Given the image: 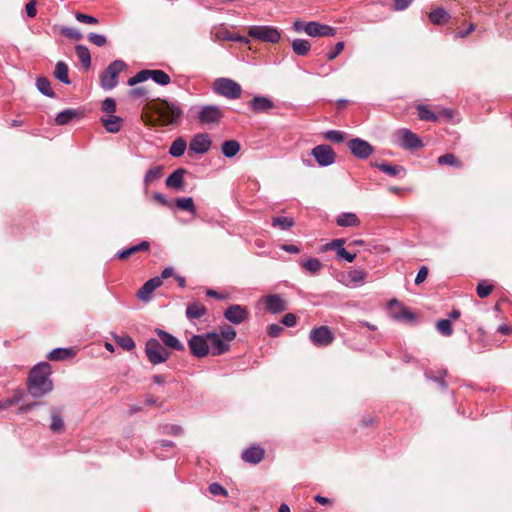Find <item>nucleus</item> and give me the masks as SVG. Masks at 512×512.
Returning <instances> with one entry per match:
<instances>
[{
  "label": "nucleus",
  "instance_id": "1",
  "mask_svg": "<svg viewBox=\"0 0 512 512\" xmlns=\"http://www.w3.org/2000/svg\"><path fill=\"white\" fill-rule=\"evenodd\" d=\"M51 373V366L47 362H40L31 369L28 376V392L31 396L40 398L52 391Z\"/></svg>",
  "mask_w": 512,
  "mask_h": 512
},
{
  "label": "nucleus",
  "instance_id": "2",
  "mask_svg": "<svg viewBox=\"0 0 512 512\" xmlns=\"http://www.w3.org/2000/svg\"><path fill=\"white\" fill-rule=\"evenodd\" d=\"M126 67V63L122 60L112 61L100 75L101 87L106 91L115 88L118 84L119 73L125 70Z\"/></svg>",
  "mask_w": 512,
  "mask_h": 512
},
{
  "label": "nucleus",
  "instance_id": "3",
  "mask_svg": "<svg viewBox=\"0 0 512 512\" xmlns=\"http://www.w3.org/2000/svg\"><path fill=\"white\" fill-rule=\"evenodd\" d=\"M214 93L227 99H238L241 96V85L230 78H217L212 86Z\"/></svg>",
  "mask_w": 512,
  "mask_h": 512
},
{
  "label": "nucleus",
  "instance_id": "4",
  "mask_svg": "<svg viewBox=\"0 0 512 512\" xmlns=\"http://www.w3.org/2000/svg\"><path fill=\"white\" fill-rule=\"evenodd\" d=\"M145 354L148 361L153 365L164 363L171 356V353L155 338H150L146 341Z\"/></svg>",
  "mask_w": 512,
  "mask_h": 512
},
{
  "label": "nucleus",
  "instance_id": "5",
  "mask_svg": "<svg viewBox=\"0 0 512 512\" xmlns=\"http://www.w3.org/2000/svg\"><path fill=\"white\" fill-rule=\"evenodd\" d=\"M248 35L262 42L276 44L281 39V33L277 27L268 25H253L248 29Z\"/></svg>",
  "mask_w": 512,
  "mask_h": 512
},
{
  "label": "nucleus",
  "instance_id": "6",
  "mask_svg": "<svg viewBox=\"0 0 512 512\" xmlns=\"http://www.w3.org/2000/svg\"><path fill=\"white\" fill-rule=\"evenodd\" d=\"M388 307L390 309V316L392 319L411 325H416L418 323L417 315L397 299L390 300Z\"/></svg>",
  "mask_w": 512,
  "mask_h": 512
},
{
  "label": "nucleus",
  "instance_id": "7",
  "mask_svg": "<svg viewBox=\"0 0 512 512\" xmlns=\"http://www.w3.org/2000/svg\"><path fill=\"white\" fill-rule=\"evenodd\" d=\"M159 117L164 125L177 124L183 116V110L176 103L164 102L159 110Z\"/></svg>",
  "mask_w": 512,
  "mask_h": 512
},
{
  "label": "nucleus",
  "instance_id": "8",
  "mask_svg": "<svg viewBox=\"0 0 512 512\" xmlns=\"http://www.w3.org/2000/svg\"><path fill=\"white\" fill-rule=\"evenodd\" d=\"M335 336L328 326H318L311 329L309 340L316 347H327L334 341Z\"/></svg>",
  "mask_w": 512,
  "mask_h": 512
},
{
  "label": "nucleus",
  "instance_id": "9",
  "mask_svg": "<svg viewBox=\"0 0 512 512\" xmlns=\"http://www.w3.org/2000/svg\"><path fill=\"white\" fill-rule=\"evenodd\" d=\"M224 117L222 109L218 105H205L197 113V119L201 124H218Z\"/></svg>",
  "mask_w": 512,
  "mask_h": 512
},
{
  "label": "nucleus",
  "instance_id": "10",
  "mask_svg": "<svg viewBox=\"0 0 512 512\" xmlns=\"http://www.w3.org/2000/svg\"><path fill=\"white\" fill-rule=\"evenodd\" d=\"M316 162L321 167H327L332 165L336 159V153L333 148L326 144H320L315 146L311 152Z\"/></svg>",
  "mask_w": 512,
  "mask_h": 512
},
{
  "label": "nucleus",
  "instance_id": "11",
  "mask_svg": "<svg viewBox=\"0 0 512 512\" xmlns=\"http://www.w3.org/2000/svg\"><path fill=\"white\" fill-rule=\"evenodd\" d=\"M350 152L358 159H367L374 152V147L366 140L353 138L347 142Z\"/></svg>",
  "mask_w": 512,
  "mask_h": 512
},
{
  "label": "nucleus",
  "instance_id": "12",
  "mask_svg": "<svg viewBox=\"0 0 512 512\" xmlns=\"http://www.w3.org/2000/svg\"><path fill=\"white\" fill-rule=\"evenodd\" d=\"M188 346L191 354L196 358H204L209 354V344L207 333L203 335H194L188 340Z\"/></svg>",
  "mask_w": 512,
  "mask_h": 512
},
{
  "label": "nucleus",
  "instance_id": "13",
  "mask_svg": "<svg viewBox=\"0 0 512 512\" xmlns=\"http://www.w3.org/2000/svg\"><path fill=\"white\" fill-rule=\"evenodd\" d=\"M345 243H346V239H344V238L334 239L330 243H327L324 246V250L325 251L334 250L336 253L337 260H339V261L344 260L348 263H351L355 260L356 253L348 252L344 248Z\"/></svg>",
  "mask_w": 512,
  "mask_h": 512
},
{
  "label": "nucleus",
  "instance_id": "14",
  "mask_svg": "<svg viewBox=\"0 0 512 512\" xmlns=\"http://www.w3.org/2000/svg\"><path fill=\"white\" fill-rule=\"evenodd\" d=\"M224 317L228 322L239 325L248 319L249 311L243 305L232 304L225 310Z\"/></svg>",
  "mask_w": 512,
  "mask_h": 512
},
{
  "label": "nucleus",
  "instance_id": "15",
  "mask_svg": "<svg viewBox=\"0 0 512 512\" xmlns=\"http://www.w3.org/2000/svg\"><path fill=\"white\" fill-rule=\"evenodd\" d=\"M207 340L209 344V350L213 356H219L229 351L230 344L222 339L217 332H208Z\"/></svg>",
  "mask_w": 512,
  "mask_h": 512
},
{
  "label": "nucleus",
  "instance_id": "16",
  "mask_svg": "<svg viewBox=\"0 0 512 512\" xmlns=\"http://www.w3.org/2000/svg\"><path fill=\"white\" fill-rule=\"evenodd\" d=\"M248 106L256 114H268L271 109L275 108V103L267 96L257 95L248 102Z\"/></svg>",
  "mask_w": 512,
  "mask_h": 512
},
{
  "label": "nucleus",
  "instance_id": "17",
  "mask_svg": "<svg viewBox=\"0 0 512 512\" xmlns=\"http://www.w3.org/2000/svg\"><path fill=\"white\" fill-rule=\"evenodd\" d=\"M298 264L302 271L310 276H317L323 269V263L315 257H302L298 260Z\"/></svg>",
  "mask_w": 512,
  "mask_h": 512
},
{
  "label": "nucleus",
  "instance_id": "18",
  "mask_svg": "<svg viewBox=\"0 0 512 512\" xmlns=\"http://www.w3.org/2000/svg\"><path fill=\"white\" fill-rule=\"evenodd\" d=\"M211 144V139L207 133H199L191 139L189 149L196 154H204L209 151Z\"/></svg>",
  "mask_w": 512,
  "mask_h": 512
},
{
  "label": "nucleus",
  "instance_id": "19",
  "mask_svg": "<svg viewBox=\"0 0 512 512\" xmlns=\"http://www.w3.org/2000/svg\"><path fill=\"white\" fill-rule=\"evenodd\" d=\"M161 278L153 277L146 281L143 286L138 290L137 297L143 301L148 302L151 300L152 293L162 285Z\"/></svg>",
  "mask_w": 512,
  "mask_h": 512
},
{
  "label": "nucleus",
  "instance_id": "20",
  "mask_svg": "<svg viewBox=\"0 0 512 512\" xmlns=\"http://www.w3.org/2000/svg\"><path fill=\"white\" fill-rule=\"evenodd\" d=\"M400 133L402 135L401 146L405 149L415 150L423 147L422 139L415 133H413L409 129H401Z\"/></svg>",
  "mask_w": 512,
  "mask_h": 512
},
{
  "label": "nucleus",
  "instance_id": "21",
  "mask_svg": "<svg viewBox=\"0 0 512 512\" xmlns=\"http://www.w3.org/2000/svg\"><path fill=\"white\" fill-rule=\"evenodd\" d=\"M155 333L159 337L160 341L166 347L171 348L175 351H184L185 350L184 344L178 338H176L174 335H172L171 333H169L165 330L159 329V328L155 329Z\"/></svg>",
  "mask_w": 512,
  "mask_h": 512
},
{
  "label": "nucleus",
  "instance_id": "22",
  "mask_svg": "<svg viewBox=\"0 0 512 512\" xmlns=\"http://www.w3.org/2000/svg\"><path fill=\"white\" fill-rule=\"evenodd\" d=\"M265 456V450L257 445H252L242 452L241 458L244 462L256 465L260 463Z\"/></svg>",
  "mask_w": 512,
  "mask_h": 512
},
{
  "label": "nucleus",
  "instance_id": "23",
  "mask_svg": "<svg viewBox=\"0 0 512 512\" xmlns=\"http://www.w3.org/2000/svg\"><path fill=\"white\" fill-rule=\"evenodd\" d=\"M265 308L267 311L277 314L286 309L285 301L280 295H268L264 299Z\"/></svg>",
  "mask_w": 512,
  "mask_h": 512
},
{
  "label": "nucleus",
  "instance_id": "24",
  "mask_svg": "<svg viewBox=\"0 0 512 512\" xmlns=\"http://www.w3.org/2000/svg\"><path fill=\"white\" fill-rule=\"evenodd\" d=\"M83 112L78 109L68 108L59 112L55 117V124L62 126L70 123L74 119H80Z\"/></svg>",
  "mask_w": 512,
  "mask_h": 512
},
{
  "label": "nucleus",
  "instance_id": "25",
  "mask_svg": "<svg viewBox=\"0 0 512 512\" xmlns=\"http://www.w3.org/2000/svg\"><path fill=\"white\" fill-rule=\"evenodd\" d=\"M186 170L184 168H178L174 170L166 179V186L175 190H182L184 185V174Z\"/></svg>",
  "mask_w": 512,
  "mask_h": 512
},
{
  "label": "nucleus",
  "instance_id": "26",
  "mask_svg": "<svg viewBox=\"0 0 512 512\" xmlns=\"http://www.w3.org/2000/svg\"><path fill=\"white\" fill-rule=\"evenodd\" d=\"M373 166L391 177L403 178L405 176V168L401 165H392L390 163L383 162L375 163Z\"/></svg>",
  "mask_w": 512,
  "mask_h": 512
},
{
  "label": "nucleus",
  "instance_id": "27",
  "mask_svg": "<svg viewBox=\"0 0 512 512\" xmlns=\"http://www.w3.org/2000/svg\"><path fill=\"white\" fill-rule=\"evenodd\" d=\"M448 372L445 368H439L436 370H428L425 372V376L428 380L436 382L442 390H446L448 388V384L446 382V377Z\"/></svg>",
  "mask_w": 512,
  "mask_h": 512
},
{
  "label": "nucleus",
  "instance_id": "28",
  "mask_svg": "<svg viewBox=\"0 0 512 512\" xmlns=\"http://www.w3.org/2000/svg\"><path fill=\"white\" fill-rule=\"evenodd\" d=\"M105 130L109 133H118L123 126V119L116 115H108L100 119Z\"/></svg>",
  "mask_w": 512,
  "mask_h": 512
},
{
  "label": "nucleus",
  "instance_id": "29",
  "mask_svg": "<svg viewBox=\"0 0 512 512\" xmlns=\"http://www.w3.org/2000/svg\"><path fill=\"white\" fill-rule=\"evenodd\" d=\"M336 223L340 227H357L361 222L355 213L342 212L337 216Z\"/></svg>",
  "mask_w": 512,
  "mask_h": 512
},
{
  "label": "nucleus",
  "instance_id": "30",
  "mask_svg": "<svg viewBox=\"0 0 512 512\" xmlns=\"http://www.w3.org/2000/svg\"><path fill=\"white\" fill-rule=\"evenodd\" d=\"M428 17L430 22L434 25L446 24L451 19V15L442 7L432 10Z\"/></svg>",
  "mask_w": 512,
  "mask_h": 512
},
{
  "label": "nucleus",
  "instance_id": "31",
  "mask_svg": "<svg viewBox=\"0 0 512 512\" xmlns=\"http://www.w3.org/2000/svg\"><path fill=\"white\" fill-rule=\"evenodd\" d=\"M206 312V307L199 302L190 303L186 308V316L190 320L200 319L206 314Z\"/></svg>",
  "mask_w": 512,
  "mask_h": 512
},
{
  "label": "nucleus",
  "instance_id": "32",
  "mask_svg": "<svg viewBox=\"0 0 512 512\" xmlns=\"http://www.w3.org/2000/svg\"><path fill=\"white\" fill-rule=\"evenodd\" d=\"M416 110L418 118L422 121L437 122L439 120V116L433 112L428 105L418 104Z\"/></svg>",
  "mask_w": 512,
  "mask_h": 512
},
{
  "label": "nucleus",
  "instance_id": "33",
  "mask_svg": "<svg viewBox=\"0 0 512 512\" xmlns=\"http://www.w3.org/2000/svg\"><path fill=\"white\" fill-rule=\"evenodd\" d=\"M69 68L64 61H58L55 66L54 76L63 84H70V78L68 74Z\"/></svg>",
  "mask_w": 512,
  "mask_h": 512
},
{
  "label": "nucleus",
  "instance_id": "34",
  "mask_svg": "<svg viewBox=\"0 0 512 512\" xmlns=\"http://www.w3.org/2000/svg\"><path fill=\"white\" fill-rule=\"evenodd\" d=\"M71 348H55L49 352L47 358L51 361H61L74 356Z\"/></svg>",
  "mask_w": 512,
  "mask_h": 512
},
{
  "label": "nucleus",
  "instance_id": "35",
  "mask_svg": "<svg viewBox=\"0 0 512 512\" xmlns=\"http://www.w3.org/2000/svg\"><path fill=\"white\" fill-rule=\"evenodd\" d=\"M241 149L240 143L237 140L224 141L221 147L223 155L227 158L234 157Z\"/></svg>",
  "mask_w": 512,
  "mask_h": 512
},
{
  "label": "nucleus",
  "instance_id": "36",
  "mask_svg": "<svg viewBox=\"0 0 512 512\" xmlns=\"http://www.w3.org/2000/svg\"><path fill=\"white\" fill-rule=\"evenodd\" d=\"M311 49V44L305 39H294L292 42V50L298 56H306Z\"/></svg>",
  "mask_w": 512,
  "mask_h": 512
},
{
  "label": "nucleus",
  "instance_id": "37",
  "mask_svg": "<svg viewBox=\"0 0 512 512\" xmlns=\"http://www.w3.org/2000/svg\"><path fill=\"white\" fill-rule=\"evenodd\" d=\"M75 52L82 65L86 69H89L91 66V55L89 49L85 45L79 44L75 46Z\"/></svg>",
  "mask_w": 512,
  "mask_h": 512
},
{
  "label": "nucleus",
  "instance_id": "38",
  "mask_svg": "<svg viewBox=\"0 0 512 512\" xmlns=\"http://www.w3.org/2000/svg\"><path fill=\"white\" fill-rule=\"evenodd\" d=\"M186 148V141L182 137H179L172 142L169 148V154L175 158L181 157L184 154Z\"/></svg>",
  "mask_w": 512,
  "mask_h": 512
},
{
  "label": "nucleus",
  "instance_id": "39",
  "mask_svg": "<svg viewBox=\"0 0 512 512\" xmlns=\"http://www.w3.org/2000/svg\"><path fill=\"white\" fill-rule=\"evenodd\" d=\"M36 86L39 92L43 95L50 98H54L56 96L55 92L51 87L50 81L46 77H38L36 81Z\"/></svg>",
  "mask_w": 512,
  "mask_h": 512
},
{
  "label": "nucleus",
  "instance_id": "40",
  "mask_svg": "<svg viewBox=\"0 0 512 512\" xmlns=\"http://www.w3.org/2000/svg\"><path fill=\"white\" fill-rule=\"evenodd\" d=\"M157 431L161 435L179 436L182 434L183 429L177 424H160L157 427Z\"/></svg>",
  "mask_w": 512,
  "mask_h": 512
},
{
  "label": "nucleus",
  "instance_id": "41",
  "mask_svg": "<svg viewBox=\"0 0 512 512\" xmlns=\"http://www.w3.org/2000/svg\"><path fill=\"white\" fill-rule=\"evenodd\" d=\"M436 330L444 337H450L453 334V326L450 319H440L436 322Z\"/></svg>",
  "mask_w": 512,
  "mask_h": 512
},
{
  "label": "nucleus",
  "instance_id": "42",
  "mask_svg": "<svg viewBox=\"0 0 512 512\" xmlns=\"http://www.w3.org/2000/svg\"><path fill=\"white\" fill-rule=\"evenodd\" d=\"M437 162L439 165H448L455 167L457 169L462 168V163L458 160V158L452 153H446L438 157Z\"/></svg>",
  "mask_w": 512,
  "mask_h": 512
},
{
  "label": "nucleus",
  "instance_id": "43",
  "mask_svg": "<svg viewBox=\"0 0 512 512\" xmlns=\"http://www.w3.org/2000/svg\"><path fill=\"white\" fill-rule=\"evenodd\" d=\"M150 78L161 86H166L171 82L170 76L163 70H151Z\"/></svg>",
  "mask_w": 512,
  "mask_h": 512
},
{
  "label": "nucleus",
  "instance_id": "44",
  "mask_svg": "<svg viewBox=\"0 0 512 512\" xmlns=\"http://www.w3.org/2000/svg\"><path fill=\"white\" fill-rule=\"evenodd\" d=\"M367 273L362 269H352L348 272L349 280L355 285L359 286L364 283Z\"/></svg>",
  "mask_w": 512,
  "mask_h": 512
},
{
  "label": "nucleus",
  "instance_id": "45",
  "mask_svg": "<svg viewBox=\"0 0 512 512\" xmlns=\"http://www.w3.org/2000/svg\"><path fill=\"white\" fill-rule=\"evenodd\" d=\"M175 205L181 210H185L193 214L196 212V207L192 197L177 198Z\"/></svg>",
  "mask_w": 512,
  "mask_h": 512
},
{
  "label": "nucleus",
  "instance_id": "46",
  "mask_svg": "<svg viewBox=\"0 0 512 512\" xmlns=\"http://www.w3.org/2000/svg\"><path fill=\"white\" fill-rule=\"evenodd\" d=\"M295 224L294 219L286 216H278L272 219V225L278 226L282 230H288Z\"/></svg>",
  "mask_w": 512,
  "mask_h": 512
},
{
  "label": "nucleus",
  "instance_id": "47",
  "mask_svg": "<svg viewBox=\"0 0 512 512\" xmlns=\"http://www.w3.org/2000/svg\"><path fill=\"white\" fill-rule=\"evenodd\" d=\"M115 342L124 350L131 351L135 348L134 340L128 335L114 336Z\"/></svg>",
  "mask_w": 512,
  "mask_h": 512
},
{
  "label": "nucleus",
  "instance_id": "48",
  "mask_svg": "<svg viewBox=\"0 0 512 512\" xmlns=\"http://www.w3.org/2000/svg\"><path fill=\"white\" fill-rule=\"evenodd\" d=\"M219 335L222 339L229 343L236 337V330L232 326L224 324L219 327Z\"/></svg>",
  "mask_w": 512,
  "mask_h": 512
},
{
  "label": "nucleus",
  "instance_id": "49",
  "mask_svg": "<svg viewBox=\"0 0 512 512\" xmlns=\"http://www.w3.org/2000/svg\"><path fill=\"white\" fill-rule=\"evenodd\" d=\"M150 74L151 70L149 69L141 70L128 80V85L134 86L138 83L144 82L150 78Z\"/></svg>",
  "mask_w": 512,
  "mask_h": 512
},
{
  "label": "nucleus",
  "instance_id": "50",
  "mask_svg": "<svg viewBox=\"0 0 512 512\" xmlns=\"http://www.w3.org/2000/svg\"><path fill=\"white\" fill-rule=\"evenodd\" d=\"M324 138L334 143H342L345 140V134L339 130H328L323 134Z\"/></svg>",
  "mask_w": 512,
  "mask_h": 512
},
{
  "label": "nucleus",
  "instance_id": "51",
  "mask_svg": "<svg viewBox=\"0 0 512 512\" xmlns=\"http://www.w3.org/2000/svg\"><path fill=\"white\" fill-rule=\"evenodd\" d=\"M493 291V285L489 284L487 281H480L477 284L476 292L480 298L488 297Z\"/></svg>",
  "mask_w": 512,
  "mask_h": 512
},
{
  "label": "nucleus",
  "instance_id": "52",
  "mask_svg": "<svg viewBox=\"0 0 512 512\" xmlns=\"http://www.w3.org/2000/svg\"><path fill=\"white\" fill-rule=\"evenodd\" d=\"M322 24L316 21H310L305 25V32L311 37L321 36Z\"/></svg>",
  "mask_w": 512,
  "mask_h": 512
},
{
  "label": "nucleus",
  "instance_id": "53",
  "mask_svg": "<svg viewBox=\"0 0 512 512\" xmlns=\"http://www.w3.org/2000/svg\"><path fill=\"white\" fill-rule=\"evenodd\" d=\"M162 175V166H156L149 169L144 177L145 184L158 180Z\"/></svg>",
  "mask_w": 512,
  "mask_h": 512
},
{
  "label": "nucleus",
  "instance_id": "54",
  "mask_svg": "<svg viewBox=\"0 0 512 512\" xmlns=\"http://www.w3.org/2000/svg\"><path fill=\"white\" fill-rule=\"evenodd\" d=\"M50 428L54 432H60L64 428L63 419L60 417V415L56 411H53V413H52Z\"/></svg>",
  "mask_w": 512,
  "mask_h": 512
},
{
  "label": "nucleus",
  "instance_id": "55",
  "mask_svg": "<svg viewBox=\"0 0 512 512\" xmlns=\"http://www.w3.org/2000/svg\"><path fill=\"white\" fill-rule=\"evenodd\" d=\"M223 39L227 41L242 43V44H248L250 41L247 37L242 36L240 34H234L229 31H226L223 35Z\"/></svg>",
  "mask_w": 512,
  "mask_h": 512
},
{
  "label": "nucleus",
  "instance_id": "56",
  "mask_svg": "<svg viewBox=\"0 0 512 512\" xmlns=\"http://www.w3.org/2000/svg\"><path fill=\"white\" fill-rule=\"evenodd\" d=\"M61 34L67 38H70V39H73V40H76V41H79L82 39L83 35L80 31H78L77 29L75 28H70V27H64L62 28L61 30Z\"/></svg>",
  "mask_w": 512,
  "mask_h": 512
},
{
  "label": "nucleus",
  "instance_id": "57",
  "mask_svg": "<svg viewBox=\"0 0 512 512\" xmlns=\"http://www.w3.org/2000/svg\"><path fill=\"white\" fill-rule=\"evenodd\" d=\"M88 40L98 47L106 45L107 38L103 34L90 33L88 34Z\"/></svg>",
  "mask_w": 512,
  "mask_h": 512
},
{
  "label": "nucleus",
  "instance_id": "58",
  "mask_svg": "<svg viewBox=\"0 0 512 512\" xmlns=\"http://www.w3.org/2000/svg\"><path fill=\"white\" fill-rule=\"evenodd\" d=\"M75 18L77 21L85 24L95 25L99 23V20L96 17L81 12H77L75 14Z\"/></svg>",
  "mask_w": 512,
  "mask_h": 512
},
{
  "label": "nucleus",
  "instance_id": "59",
  "mask_svg": "<svg viewBox=\"0 0 512 512\" xmlns=\"http://www.w3.org/2000/svg\"><path fill=\"white\" fill-rule=\"evenodd\" d=\"M102 111L108 113L109 115H114L116 111V102L113 98H106L102 102Z\"/></svg>",
  "mask_w": 512,
  "mask_h": 512
},
{
  "label": "nucleus",
  "instance_id": "60",
  "mask_svg": "<svg viewBox=\"0 0 512 512\" xmlns=\"http://www.w3.org/2000/svg\"><path fill=\"white\" fill-rule=\"evenodd\" d=\"M209 492L215 496H218V495L226 496L227 495V490L221 484H219L217 482L211 483L209 485Z\"/></svg>",
  "mask_w": 512,
  "mask_h": 512
},
{
  "label": "nucleus",
  "instance_id": "61",
  "mask_svg": "<svg viewBox=\"0 0 512 512\" xmlns=\"http://www.w3.org/2000/svg\"><path fill=\"white\" fill-rule=\"evenodd\" d=\"M344 49V42H338L336 43L335 47L328 51L326 56H327V59L332 61L334 60L335 58H337V56L343 51Z\"/></svg>",
  "mask_w": 512,
  "mask_h": 512
},
{
  "label": "nucleus",
  "instance_id": "62",
  "mask_svg": "<svg viewBox=\"0 0 512 512\" xmlns=\"http://www.w3.org/2000/svg\"><path fill=\"white\" fill-rule=\"evenodd\" d=\"M429 270L426 266H421L415 277V284L419 285L424 282L428 276Z\"/></svg>",
  "mask_w": 512,
  "mask_h": 512
},
{
  "label": "nucleus",
  "instance_id": "63",
  "mask_svg": "<svg viewBox=\"0 0 512 512\" xmlns=\"http://www.w3.org/2000/svg\"><path fill=\"white\" fill-rule=\"evenodd\" d=\"M149 249L150 243L148 241H142L137 245L129 247V251L131 252L132 255L139 251H149Z\"/></svg>",
  "mask_w": 512,
  "mask_h": 512
},
{
  "label": "nucleus",
  "instance_id": "64",
  "mask_svg": "<svg viewBox=\"0 0 512 512\" xmlns=\"http://www.w3.org/2000/svg\"><path fill=\"white\" fill-rule=\"evenodd\" d=\"M283 331V327L279 324H270L267 327V333L270 337H278Z\"/></svg>",
  "mask_w": 512,
  "mask_h": 512
}]
</instances>
